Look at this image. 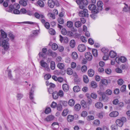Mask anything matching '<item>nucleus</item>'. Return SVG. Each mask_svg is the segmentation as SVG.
Wrapping results in <instances>:
<instances>
[{
    "instance_id": "1",
    "label": "nucleus",
    "mask_w": 130,
    "mask_h": 130,
    "mask_svg": "<svg viewBox=\"0 0 130 130\" xmlns=\"http://www.w3.org/2000/svg\"><path fill=\"white\" fill-rule=\"evenodd\" d=\"M76 2L79 5L80 9H82L88 4V2L86 0H76Z\"/></svg>"
},
{
    "instance_id": "2",
    "label": "nucleus",
    "mask_w": 130,
    "mask_h": 130,
    "mask_svg": "<svg viewBox=\"0 0 130 130\" xmlns=\"http://www.w3.org/2000/svg\"><path fill=\"white\" fill-rule=\"evenodd\" d=\"M9 39L8 38H7L6 39H3L2 41L1 46L3 47L4 50L7 51L9 47Z\"/></svg>"
},
{
    "instance_id": "3",
    "label": "nucleus",
    "mask_w": 130,
    "mask_h": 130,
    "mask_svg": "<svg viewBox=\"0 0 130 130\" xmlns=\"http://www.w3.org/2000/svg\"><path fill=\"white\" fill-rule=\"evenodd\" d=\"M84 8L82 9H79V15L81 17H88V10Z\"/></svg>"
},
{
    "instance_id": "4",
    "label": "nucleus",
    "mask_w": 130,
    "mask_h": 130,
    "mask_svg": "<svg viewBox=\"0 0 130 130\" xmlns=\"http://www.w3.org/2000/svg\"><path fill=\"white\" fill-rule=\"evenodd\" d=\"M40 64L41 66L45 68V70H46L48 72H49L50 71V69L48 64L43 60H42L40 61Z\"/></svg>"
},
{
    "instance_id": "5",
    "label": "nucleus",
    "mask_w": 130,
    "mask_h": 130,
    "mask_svg": "<svg viewBox=\"0 0 130 130\" xmlns=\"http://www.w3.org/2000/svg\"><path fill=\"white\" fill-rule=\"evenodd\" d=\"M89 9L91 10L92 12L94 14L98 13V10H97L96 6L94 4H91L89 5Z\"/></svg>"
},
{
    "instance_id": "6",
    "label": "nucleus",
    "mask_w": 130,
    "mask_h": 130,
    "mask_svg": "<svg viewBox=\"0 0 130 130\" xmlns=\"http://www.w3.org/2000/svg\"><path fill=\"white\" fill-rule=\"evenodd\" d=\"M116 62L118 64H119L120 62H124L126 61V58L124 56H121L120 58L116 57L115 59Z\"/></svg>"
},
{
    "instance_id": "7",
    "label": "nucleus",
    "mask_w": 130,
    "mask_h": 130,
    "mask_svg": "<svg viewBox=\"0 0 130 130\" xmlns=\"http://www.w3.org/2000/svg\"><path fill=\"white\" fill-rule=\"evenodd\" d=\"M103 2L101 1H99L97 2V8L96 9L97 10H98V13L103 9Z\"/></svg>"
},
{
    "instance_id": "8",
    "label": "nucleus",
    "mask_w": 130,
    "mask_h": 130,
    "mask_svg": "<svg viewBox=\"0 0 130 130\" xmlns=\"http://www.w3.org/2000/svg\"><path fill=\"white\" fill-rule=\"evenodd\" d=\"M86 46L83 44H80L78 47V50L80 52H83L86 50Z\"/></svg>"
},
{
    "instance_id": "9",
    "label": "nucleus",
    "mask_w": 130,
    "mask_h": 130,
    "mask_svg": "<svg viewBox=\"0 0 130 130\" xmlns=\"http://www.w3.org/2000/svg\"><path fill=\"white\" fill-rule=\"evenodd\" d=\"M54 117L53 115H50L47 116L44 119V121L46 122L51 121L53 120L54 119Z\"/></svg>"
},
{
    "instance_id": "10",
    "label": "nucleus",
    "mask_w": 130,
    "mask_h": 130,
    "mask_svg": "<svg viewBox=\"0 0 130 130\" xmlns=\"http://www.w3.org/2000/svg\"><path fill=\"white\" fill-rule=\"evenodd\" d=\"M85 56L86 59L88 60H91L92 58V56L91 54L89 52H87L85 53Z\"/></svg>"
},
{
    "instance_id": "11",
    "label": "nucleus",
    "mask_w": 130,
    "mask_h": 130,
    "mask_svg": "<svg viewBox=\"0 0 130 130\" xmlns=\"http://www.w3.org/2000/svg\"><path fill=\"white\" fill-rule=\"evenodd\" d=\"M0 32L1 36V38L4 39L6 38H6H7V33L2 29L1 30Z\"/></svg>"
},
{
    "instance_id": "12",
    "label": "nucleus",
    "mask_w": 130,
    "mask_h": 130,
    "mask_svg": "<svg viewBox=\"0 0 130 130\" xmlns=\"http://www.w3.org/2000/svg\"><path fill=\"white\" fill-rule=\"evenodd\" d=\"M119 114V112L118 111H115L110 113L109 115L111 117H115L118 116Z\"/></svg>"
},
{
    "instance_id": "13",
    "label": "nucleus",
    "mask_w": 130,
    "mask_h": 130,
    "mask_svg": "<svg viewBox=\"0 0 130 130\" xmlns=\"http://www.w3.org/2000/svg\"><path fill=\"white\" fill-rule=\"evenodd\" d=\"M48 5L49 7L53 8L55 5V3L53 0H48Z\"/></svg>"
},
{
    "instance_id": "14",
    "label": "nucleus",
    "mask_w": 130,
    "mask_h": 130,
    "mask_svg": "<svg viewBox=\"0 0 130 130\" xmlns=\"http://www.w3.org/2000/svg\"><path fill=\"white\" fill-rule=\"evenodd\" d=\"M34 86H32V88L31 89V91L29 93V98L30 100H32V102H33L34 100V97H33L34 95V91L32 90V88H34Z\"/></svg>"
},
{
    "instance_id": "15",
    "label": "nucleus",
    "mask_w": 130,
    "mask_h": 130,
    "mask_svg": "<svg viewBox=\"0 0 130 130\" xmlns=\"http://www.w3.org/2000/svg\"><path fill=\"white\" fill-rule=\"evenodd\" d=\"M116 125L120 127H121L123 125V123L120 120V119H117L116 121Z\"/></svg>"
},
{
    "instance_id": "16",
    "label": "nucleus",
    "mask_w": 130,
    "mask_h": 130,
    "mask_svg": "<svg viewBox=\"0 0 130 130\" xmlns=\"http://www.w3.org/2000/svg\"><path fill=\"white\" fill-rule=\"evenodd\" d=\"M95 106L97 108L101 109L103 107V105L102 103L98 102L95 104Z\"/></svg>"
},
{
    "instance_id": "17",
    "label": "nucleus",
    "mask_w": 130,
    "mask_h": 130,
    "mask_svg": "<svg viewBox=\"0 0 130 130\" xmlns=\"http://www.w3.org/2000/svg\"><path fill=\"white\" fill-rule=\"evenodd\" d=\"M109 56L111 58L115 57L116 56V53L113 51H111L109 53Z\"/></svg>"
},
{
    "instance_id": "18",
    "label": "nucleus",
    "mask_w": 130,
    "mask_h": 130,
    "mask_svg": "<svg viewBox=\"0 0 130 130\" xmlns=\"http://www.w3.org/2000/svg\"><path fill=\"white\" fill-rule=\"evenodd\" d=\"M26 0H21L19 1V3L21 5L23 6H25L27 5V3Z\"/></svg>"
},
{
    "instance_id": "19",
    "label": "nucleus",
    "mask_w": 130,
    "mask_h": 130,
    "mask_svg": "<svg viewBox=\"0 0 130 130\" xmlns=\"http://www.w3.org/2000/svg\"><path fill=\"white\" fill-rule=\"evenodd\" d=\"M58 93L57 92L55 91L52 93V97L54 99H57L58 98Z\"/></svg>"
},
{
    "instance_id": "20",
    "label": "nucleus",
    "mask_w": 130,
    "mask_h": 130,
    "mask_svg": "<svg viewBox=\"0 0 130 130\" xmlns=\"http://www.w3.org/2000/svg\"><path fill=\"white\" fill-rule=\"evenodd\" d=\"M81 108L80 105L78 104H76L74 106V109L76 111H78Z\"/></svg>"
},
{
    "instance_id": "21",
    "label": "nucleus",
    "mask_w": 130,
    "mask_h": 130,
    "mask_svg": "<svg viewBox=\"0 0 130 130\" xmlns=\"http://www.w3.org/2000/svg\"><path fill=\"white\" fill-rule=\"evenodd\" d=\"M88 75L90 77H92L94 74V71L92 69H90L88 71Z\"/></svg>"
},
{
    "instance_id": "22",
    "label": "nucleus",
    "mask_w": 130,
    "mask_h": 130,
    "mask_svg": "<svg viewBox=\"0 0 130 130\" xmlns=\"http://www.w3.org/2000/svg\"><path fill=\"white\" fill-rule=\"evenodd\" d=\"M90 85L91 87L93 88H95L97 87V85L96 82L94 81L91 82Z\"/></svg>"
},
{
    "instance_id": "23",
    "label": "nucleus",
    "mask_w": 130,
    "mask_h": 130,
    "mask_svg": "<svg viewBox=\"0 0 130 130\" xmlns=\"http://www.w3.org/2000/svg\"><path fill=\"white\" fill-rule=\"evenodd\" d=\"M41 18L40 19L41 22L43 24L46 22L45 20V18L43 15L41 16Z\"/></svg>"
},
{
    "instance_id": "24",
    "label": "nucleus",
    "mask_w": 130,
    "mask_h": 130,
    "mask_svg": "<svg viewBox=\"0 0 130 130\" xmlns=\"http://www.w3.org/2000/svg\"><path fill=\"white\" fill-rule=\"evenodd\" d=\"M8 35V37L12 41H13L14 40L15 36L11 32H9Z\"/></svg>"
},
{
    "instance_id": "25",
    "label": "nucleus",
    "mask_w": 130,
    "mask_h": 130,
    "mask_svg": "<svg viewBox=\"0 0 130 130\" xmlns=\"http://www.w3.org/2000/svg\"><path fill=\"white\" fill-rule=\"evenodd\" d=\"M72 58L74 59H76L78 57V55L76 52H73L72 54Z\"/></svg>"
},
{
    "instance_id": "26",
    "label": "nucleus",
    "mask_w": 130,
    "mask_h": 130,
    "mask_svg": "<svg viewBox=\"0 0 130 130\" xmlns=\"http://www.w3.org/2000/svg\"><path fill=\"white\" fill-rule=\"evenodd\" d=\"M37 4L41 7H43L44 5L43 2L41 0H39L37 2Z\"/></svg>"
},
{
    "instance_id": "27",
    "label": "nucleus",
    "mask_w": 130,
    "mask_h": 130,
    "mask_svg": "<svg viewBox=\"0 0 130 130\" xmlns=\"http://www.w3.org/2000/svg\"><path fill=\"white\" fill-rule=\"evenodd\" d=\"M57 67L59 69H62L64 68V65L63 63H59L57 64Z\"/></svg>"
},
{
    "instance_id": "28",
    "label": "nucleus",
    "mask_w": 130,
    "mask_h": 130,
    "mask_svg": "<svg viewBox=\"0 0 130 130\" xmlns=\"http://www.w3.org/2000/svg\"><path fill=\"white\" fill-rule=\"evenodd\" d=\"M73 91L74 92H78L80 90V88L78 86H75L73 88Z\"/></svg>"
},
{
    "instance_id": "29",
    "label": "nucleus",
    "mask_w": 130,
    "mask_h": 130,
    "mask_svg": "<svg viewBox=\"0 0 130 130\" xmlns=\"http://www.w3.org/2000/svg\"><path fill=\"white\" fill-rule=\"evenodd\" d=\"M75 103L73 99L70 100L68 102L69 105L71 106H73L74 105Z\"/></svg>"
},
{
    "instance_id": "30",
    "label": "nucleus",
    "mask_w": 130,
    "mask_h": 130,
    "mask_svg": "<svg viewBox=\"0 0 130 130\" xmlns=\"http://www.w3.org/2000/svg\"><path fill=\"white\" fill-rule=\"evenodd\" d=\"M83 79L84 82L86 83H87L89 82L88 77L86 75H84L83 76Z\"/></svg>"
},
{
    "instance_id": "31",
    "label": "nucleus",
    "mask_w": 130,
    "mask_h": 130,
    "mask_svg": "<svg viewBox=\"0 0 130 130\" xmlns=\"http://www.w3.org/2000/svg\"><path fill=\"white\" fill-rule=\"evenodd\" d=\"M67 73L69 75H71L73 73L72 70L70 68H68L67 71Z\"/></svg>"
},
{
    "instance_id": "32",
    "label": "nucleus",
    "mask_w": 130,
    "mask_h": 130,
    "mask_svg": "<svg viewBox=\"0 0 130 130\" xmlns=\"http://www.w3.org/2000/svg\"><path fill=\"white\" fill-rule=\"evenodd\" d=\"M32 34H31L30 36L31 37H34L36 36L38 34V30H35L32 31Z\"/></svg>"
},
{
    "instance_id": "33",
    "label": "nucleus",
    "mask_w": 130,
    "mask_h": 130,
    "mask_svg": "<svg viewBox=\"0 0 130 130\" xmlns=\"http://www.w3.org/2000/svg\"><path fill=\"white\" fill-rule=\"evenodd\" d=\"M67 120L69 122H71L73 120V117L72 115H69L68 116Z\"/></svg>"
},
{
    "instance_id": "34",
    "label": "nucleus",
    "mask_w": 130,
    "mask_h": 130,
    "mask_svg": "<svg viewBox=\"0 0 130 130\" xmlns=\"http://www.w3.org/2000/svg\"><path fill=\"white\" fill-rule=\"evenodd\" d=\"M70 45L72 48L74 47L75 45V41L72 40L70 42Z\"/></svg>"
},
{
    "instance_id": "35",
    "label": "nucleus",
    "mask_w": 130,
    "mask_h": 130,
    "mask_svg": "<svg viewBox=\"0 0 130 130\" xmlns=\"http://www.w3.org/2000/svg\"><path fill=\"white\" fill-rule=\"evenodd\" d=\"M93 55L95 57H96L98 56L97 51L96 49H93L92 50Z\"/></svg>"
},
{
    "instance_id": "36",
    "label": "nucleus",
    "mask_w": 130,
    "mask_h": 130,
    "mask_svg": "<svg viewBox=\"0 0 130 130\" xmlns=\"http://www.w3.org/2000/svg\"><path fill=\"white\" fill-rule=\"evenodd\" d=\"M101 82L102 84L105 85H107L108 84L107 80L105 79H102Z\"/></svg>"
},
{
    "instance_id": "37",
    "label": "nucleus",
    "mask_w": 130,
    "mask_h": 130,
    "mask_svg": "<svg viewBox=\"0 0 130 130\" xmlns=\"http://www.w3.org/2000/svg\"><path fill=\"white\" fill-rule=\"evenodd\" d=\"M101 51L104 54H108V50L106 48L104 47L102 48Z\"/></svg>"
},
{
    "instance_id": "38",
    "label": "nucleus",
    "mask_w": 130,
    "mask_h": 130,
    "mask_svg": "<svg viewBox=\"0 0 130 130\" xmlns=\"http://www.w3.org/2000/svg\"><path fill=\"white\" fill-rule=\"evenodd\" d=\"M52 125L53 127L54 128H57L59 127L58 123L57 122H54L52 124Z\"/></svg>"
},
{
    "instance_id": "39",
    "label": "nucleus",
    "mask_w": 130,
    "mask_h": 130,
    "mask_svg": "<svg viewBox=\"0 0 130 130\" xmlns=\"http://www.w3.org/2000/svg\"><path fill=\"white\" fill-rule=\"evenodd\" d=\"M48 15L50 19H55V17L54 14H53L51 13H49L48 14Z\"/></svg>"
},
{
    "instance_id": "40",
    "label": "nucleus",
    "mask_w": 130,
    "mask_h": 130,
    "mask_svg": "<svg viewBox=\"0 0 130 130\" xmlns=\"http://www.w3.org/2000/svg\"><path fill=\"white\" fill-rule=\"evenodd\" d=\"M52 48L54 50H56L58 47V46L55 43H54L52 45Z\"/></svg>"
},
{
    "instance_id": "41",
    "label": "nucleus",
    "mask_w": 130,
    "mask_h": 130,
    "mask_svg": "<svg viewBox=\"0 0 130 130\" xmlns=\"http://www.w3.org/2000/svg\"><path fill=\"white\" fill-rule=\"evenodd\" d=\"M55 63L53 61H51V68L52 70H54L55 69Z\"/></svg>"
},
{
    "instance_id": "42",
    "label": "nucleus",
    "mask_w": 130,
    "mask_h": 130,
    "mask_svg": "<svg viewBox=\"0 0 130 130\" xmlns=\"http://www.w3.org/2000/svg\"><path fill=\"white\" fill-rule=\"evenodd\" d=\"M49 33L52 35H54L55 33V30L52 28H50L49 29Z\"/></svg>"
},
{
    "instance_id": "43",
    "label": "nucleus",
    "mask_w": 130,
    "mask_h": 130,
    "mask_svg": "<svg viewBox=\"0 0 130 130\" xmlns=\"http://www.w3.org/2000/svg\"><path fill=\"white\" fill-rule=\"evenodd\" d=\"M67 26L69 28H71L73 26V22L70 21H68L67 23Z\"/></svg>"
},
{
    "instance_id": "44",
    "label": "nucleus",
    "mask_w": 130,
    "mask_h": 130,
    "mask_svg": "<svg viewBox=\"0 0 130 130\" xmlns=\"http://www.w3.org/2000/svg\"><path fill=\"white\" fill-rule=\"evenodd\" d=\"M82 25V24L80 21H77L75 22V25L76 27H80Z\"/></svg>"
},
{
    "instance_id": "45",
    "label": "nucleus",
    "mask_w": 130,
    "mask_h": 130,
    "mask_svg": "<svg viewBox=\"0 0 130 130\" xmlns=\"http://www.w3.org/2000/svg\"><path fill=\"white\" fill-rule=\"evenodd\" d=\"M126 86L125 85H122L120 91L122 92H124L126 90Z\"/></svg>"
},
{
    "instance_id": "46",
    "label": "nucleus",
    "mask_w": 130,
    "mask_h": 130,
    "mask_svg": "<svg viewBox=\"0 0 130 130\" xmlns=\"http://www.w3.org/2000/svg\"><path fill=\"white\" fill-rule=\"evenodd\" d=\"M111 127L112 130H117L118 129L117 126L115 124L112 125Z\"/></svg>"
},
{
    "instance_id": "47",
    "label": "nucleus",
    "mask_w": 130,
    "mask_h": 130,
    "mask_svg": "<svg viewBox=\"0 0 130 130\" xmlns=\"http://www.w3.org/2000/svg\"><path fill=\"white\" fill-rule=\"evenodd\" d=\"M58 23L61 24H63L64 22V20L62 19L60 17L58 18Z\"/></svg>"
},
{
    "instance_id": "48",
    "label": "nucleus",
    "mask_w": 130,
    "mask_h": 130,
    "mask_svg": "<svg viewBox=\"0 0 130 130\" xmlns=\"http://www.w3.org/2000/svg\"><path fill=\"white\" fill-rule=\"evenodd\" d=\"M80 104L83 107H86V103L84 100H82L81 101Z\"/></svg>"
},
{
    "instance_id": "49",
    "label": "nucleus",
    "mask_w": 130,
    "mask_h": 130,
    "mask_svg": "<svg viewBox=\"0 0 130 130\" xmlns=\"http://www.w3.org/2000/svg\"><path fill=\"white\" fill-rule=\"evenodd\" d=\"M112 93V91L110 89L107 90L105 92L106 94L108 95H111Z\"/></svg>"
},
{
    "instance_id": "50",
    "label": "nucleus",
    "mask_w": 130,
    "mask_h": 130,
    "mask_svg": "<svg viewBox=\"0 0 130 130\" xmlns=\"http://www.w3.org/2000/svg\"><path fill=\"white\" fill-rule=\"evenodd\" d=\"M66 33L67 35H68L70 37H72L73 36V33L71 31H67L66 30Z\"/></svg>"
},
{
    "instance_id": "51",
    "label": "nucleus",
    "mask_w": 130,
    "mask_h": 130,
    "mask_svg": "<svg viewBox=\"0 0 130 130\" xmlns=\"http://www.w3.org/2000/svg\"><path fill=\"white\" fill-rule=\"evenodd\" d=\"M58 94L59 96L61 97H62L64 95L63 92L62 90H60L58 93Z\"/></svg>"
},
{
    "instance_id": "52",
    "label": "nucleus",
    "mask_w": 130,
    "mask_h": 130,
    "mask_svg": "<svg viewBox=\"0 0 130 130\" xmlns=\"http://www.w3.org/2000/svg\"><path fill=\"white\" fill-rule=\"evenodd\" d=\"M81 70L83 72H85L87 70V67L86 66L84 65L81 68Z\"/></svg>"
},
{
    "instance_id": "53",
    "label": "nucleus",
    "mask_w": 130,
    "mask_h": 130,
    "mask_svg": "<svg viewBox=\"0 0 130 130\" xmlns=\"http://www.w3.org/2000/svg\"><path fill=\"white\" fill-rule=\"evenodd\" d=\"M43 15L42 14H39L38 13L36 12L35 14V17L38 19H40L41 18V16Z\"/></svg>"
},
{
    "instance_id": "54",
    "label": "nucleus",
    "mask_w": 130,
    "mask_h": 130,
    "mask_svg": "<svg viewBox=\"0 0 130 130\" xmlns=\"http://www.w3.org/2000/svg\"><path fill=\"white\" fill-rule=\"evenodd\" d=\"M124 82L123 80L122 79H119L118 80V84L120 85H121L123 84Z\"/></svg>"
},
{
    "instance_id": "55",
    "label": "nucleus",
    "mask_w": 130,
    "mask_h": 130,
    "mask_svg": "<svg viewBox=\"0 0 130 130\" xmlns=\"http://www.w3.org/2000/svg\"><path fill=\"white\" fill-rule=\"evenodd\" d=\"M90 95L91 97L93 99H95L97 97V95L96 94L94 93H92Z\"/></svg>"
},
{
    "instance_id": "56",
    "label": "nucleus",
    "mask_w": 130,
    "mask_h": 130,
    "mask_svg": "<svg viewBox=\"0 0 130 130\" xmlns=\"http://www.w3.org/2000/svg\"><path fill=\"white\" fill-rule=\"evenodd\" d=\"M101 99L104 101H106L108 99V97L105 95H103L101 97Z\"/></svg>"
},
{
    "instance_id": "57",
    "label": "nucleus",
    "mask_w": 130,
    "mask_h": 130,
    "mask_svg": "<svg viewBox=\"0 0 130 130\" xmlns=\"http://www.w3.org/2000/svg\"><path fill=\"white\" fill-rule=\"evenodd\" d=\"M80 39L81 41L83 42H86L87 41V39L84 36H81L80 37Z\"/></svg>"
},
{
    "instance_id": "58",
    "label": "nucleus",
    "mask_w": 130,
    "mask_h": 130,
    "mask_svg": "<svg viewBox=\"0 0 130 130\" xmlns=\"http://www.w3.org/2000/svg\"><path fill=\"white\" fill-rule=\"evenodd\" d=\"M51 108L50 107L47 108L45 110V112L46 114L49 113L51 111Z\"/></svg>"
},
{
    "instance_id": "59",
    "label": "nucleus",
    "mask_w": 130,
    "mask_h": 130,
    "mask_svg": "<svg viewBox=\"0 0 130 130\" xmlns=\"http://www.w3.org/2000/svg\"><path fill=\"white\" fill-rule=\"evenodd\" d=\"M94 124L96 126H98L100 124V121L98 120H96L94 121Z\"/></svg>"
},
{
    "instance_id": "60",
    "label": "nucleus",
    "mask_w": 130,
    "mask_h": 130,
    "mask_svg": "<svg viewBox=\"0 0 130 130\" xmlns=\"http://www.w3.org/2000/svg\"><path fill=\"white\" fill-rule=\"evenodd\" d=\"M8 77L11 79H12V76L11 74V71L10 70H9L8 71Z\"/></svg>"
},
{
    "instance_id": "61",
    "label": "nucleus",
    "mask_w": 130,
    "mask_h": 130,
    "mask_svg": "<svg viewBox=\"0 0 130 130\" xmlns=\"http://www.w3.org/2000/svg\"><path fill=\"white\" fill-rule=\"evenodd\" d=\"M44 25L45 28L47 29H48L50 27V25L49 23L47 22H46L44 24Z\"/></svg>"
},
{
    "instance_id": "62",
    "label": "nucleus",
    "mask_w": 130,
    "mask_h": 130,
    "mask_svg": "<svg viewBox=\"0 0 130 130\" xmlns=\"http://www.w3.org/2000/svg\"><path fill=\"white\" fill-rule=\"evenodd\" d=\"M87 115V112L86 111H83L82 112L81 116L82 117H85Z\"/></svg>"
},
{
    "instance_id": "63",
    "label": "nucleus",
    "mask_w": 130,
    "mask_h": 130,
    "mask_svg": "<svg viewBox=\"0 0 130 130\" xmlns=\"http://www.w3.org/2000/svg\"><path fill=\"white\" fill-rule=\"evenodd\" d=\"M20 5L18 4H15L13 6V7L15 9H19L20 8Z\"/></svg>"
},
{
    "instance_id": "64",
    "label": "nucleus",
    "mask_w": 130,
    "mask_h": 130,
    "mask_svg": "<svg viewBox=\"0 0 130 130\" xmlns=\"http://www.w3.org/2000/svg\"><path fill=\"white\" fill-rule=\"evenodd\" d=\"M71 65L72 68L74 69L76 67V64L75 63L73 62L71 63Z\"/></svg>"
}]
</instances>
